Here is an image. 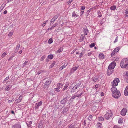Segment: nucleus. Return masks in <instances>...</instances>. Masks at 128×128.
<instances>
[{
  "label": "nucleus",
  "mask_w": 128,
  "mask_h": 128,
  "mask_svg": "<svg viewBox=\"0 0 128 128\" xmlns=\"http://www.w3.org/2000/svg\"><path fill=\"white\" fill-rule=\"evenodd\" d=\"M85 8V7L84 6H81L80 9L81 10H84Z\"/></svg>",
  "instance_id": "nucleus-43"
},
{
  "label": "nucleus",
  "mask_w": 128,
  "mask_h": 128,
  "mask_svg": "<svg viewBox=\"0 0 128 128\" xmlns=\"http://www.w3.org/2000/svg\"><path fill=\"white\" fill-rule=\"evenodd\" d=\"M60 14H58L55 16L54 17V18L56 20L58 17L59 16Z\"/></svg>",
  "instance_id": "nucleus-36"
},
{
  "label": "nucleus",
  "mask_w": 128,
  "mask_h": 128,
  "mask_svg": "<svg viewBox=\"0 0 128 128\" xmlns=\"http://www.w3.org/2000/svg\"><path fill=\"white\" fill-rule=\"evenodd\" d=\"M74 125V124H71L69 126V127L68 128H72L73 127Z\"/></svg>",
  "instance_id": "nucleus-39"
},
{
  "label": "nucleus",
  "mask_w": 128,
  "mask_h": 128,
  "mask_svg": "<svg viewBox=\"0 0 128 128\" xmlns=\"http://www.w3.org/2000/svg\"><path fill=\"white\" fill-rule=\"evenodd\" d=\"M72 16L74 17H75L76 16L77 17L78 16V15L76 14L74 12L72 13Z\"/></svg>",
  "instance_id": "nucleus-38"
},
{
  "label": "nucleus",
  "mask_w": 128,
  "mask_h": 128,
  "mask_svg": "<svg viewBox=\"0 0 128 128\" xmlns=\"http://www.w3.org/2000/svg\"><path fill=\"white\" fill-rule=\"evenodd\" d=\"M68 107H65L64 108L62 112V113L63 114H64L68 110Z\"/></svg>",
  "instance_id": "nucleus-16"
},
{
  "label": "nucleus",
  "mask_w": 128,
  "mask_h": 128,
  "mask_svg": "<svg viewBox=\"0 0 128 128\" xmlns=\"http://www.w3.org/2000/svg\"><path fill=\"white\" fill-rule=\"evenodd\" d=\"M21 101L20 100L18 99H16L15 102H16V103H18L20 102Z\"/></svg>",
  "instance_id": "nucleus-42"
},
{
  "label": "nucleus",
  "mask_w": 128,
  "mask_h": 128,
  "mask_svg": "<svg viewBox=\"0 0 128 128\" xmlns=\"http://www.w3.org/2000/svg\"><path fill=\"white\" fill-rule=\"evenodd\" d=\"M78 66H75L73 67L72 68V69H71V70H70V72H74L77 70V69L78 68Z\"/></svg>",
  "instance_id": "nucleus-14"
},
{
  "label": "nucleus",
  "mask_w": 128,
  "mask_h": 128,
  "mask_svg": "<svg viewBox=\"0 0 128 128\" xmlns=\"http://www.w3.org/2000/svg\"><path fill=\"white\" fill-rule=\"evenodd\" d=\"M118 58L117 57H114L113 60H114L117 61L118 60Z\"/></svg>",
  "instance_id": "nucleus-51"
},
{
  "label": "nucleus",
  "mask_w": 128,
  "mask_h": 128,
  "mask_svg": "<svg viewBox=\"0 0 128 128\" xmlns=\"http://www.w3.org/2000/svg\"><path fill=\"white\" fill-rule=\"evenodd\" d=\"M116 65V62L113 61L108 66V68L112 69H113L114 68Z\"/></svg>",
  "instance_id": "nucleus-4"
},
{
  "label": "nucleus",
  "mask_w": 128,
  "mask_h": 128,
  "mask_svg": "<svg viewBox=\"0 0 128 128\" xmlns=\"http://www.w3.org/2000/svg\"><path fill=\"white\" fill-rule=\"evenodd\" d=\"M28 62V61L27 60H26L25 61L24 63L22 65H23V67H24L27 64Z\"/></svg>",
  "instance_id": "nucleus-32"
},
{
  "label": "nucleus",
  "mask_w": 128,
  "mask_h": 128,
  "mask_svg": "<svg viewBox=\"0 0 128 128\" xmlns=\"http://www.w3.org/2000/svg\"><path fill=\"white\" fill-rule=\"evenodd\" d=\"M53 56L52 54H50L48 56V58L49 59H52L53 58Z\"/></svg>",
  "instance_id": "nucleus-25"
},
{
  "label": "nucleus",
  "mask_w": 128,
  "mask_h": 128,
  "mask_svg": "<svg viewBox=\"0 0 128 128\" xmlns=\"http://www.w3.org/2000/svg\"><path fill=\"white\" fill-rule=\"evenodd\" d=\"M114 90H117L116 87L112 85V88L111 89V91H112Z\"/></svg>",
  "instance_id": "nucleus-26"
},
{
  "label": "nucleus",
  "mask_w": 128,
  "mask_h": 128,
  "mask_svg": "<svg viewBox=\"0 0 128 128\" xmlns=\"http://www.w3.org/2000/svg\"><path fill=\"white\" fill-rule=\"evenodd\" d=\"M107 74L108 76H110L111 74L113 73V70L112 69H108Z\"/></svg>",
  "instance_id": "nucleus-11"
},
{
  "label": "nucleus",
  "mask_w": 128,
  "mask_h": 128,
  "mask_svg": "<svg viewBox=\"0 0 128 128\" xmlns=\"http://www.w3.org/2000/svg\"><path fill=\"white\" fill-rule=\"evenodd\" d=\"M6 55V52H4L2 55V58L4 57Z\"/></svg>",
  "instance_id": "nucleus-44"
},
{
  "label": "nucleus",
  "mask_w": 128,
  "mask_h": 128,
  "mask_svg": "<svg viewBox=\"0 0 128 128\" xmlns=\"http://www.w3.org/2000/svg\"><path fill=\"white\" fill-rule=\"evenodd\" d=\"M97 126H98V128H101L102 127V126H101L102 124L100 123H98L97 124Z\"/></svg>",
  "instance_id": "nucleus-40"
},
{
  "label": "nucleus",
  "mask_w": 128,
  "mask_h": 128,
  "mask_svg": "<svg viewBox=\"0 0 128 128\" xmlns=\"http://www.w3.org/2000/svg\"><path fill=\"white\" fill-rule=\"evenodd\" d=\"M19 48L17 46H16V49L15 50V51H16L15 53H16V52L18 51V50L19 49Z\"/></svg>",
  "instance_id": "nucleus-55"
},
{
  "label": "nucleus",
  "mask_w": 128,
  "mask_h": 128,
  "mask_svg": "<svg viewBox=\"0 0 128 128\" xmlns=\"http://www.w3.org/2000/svg\"><path fill=\"white\" fill-rule=\"evenodd\" d=\"M124 13L126 16L125 18L127 17L128 16V12L126 10H125Z\"/></svg>",
  "instance_id": "nucleus-33"
},
{
  "label": "nucleus",
  "mask_w": 128,
  "mask_h": 128,
  "mask_svg": "<svg viewBox=\"0 0 128 128\" xmlns=\"http://www.w3.org/2000/svg\"><path fill=\"white\" fill-rule=\"evenodd\" d=\"M12 86L10 85H8L5 88V90L7 91L10 90L11 88L12 87Z\"/></svg>",
  "instance_id": "nucleus-19"
},
{
  "label": "nucleus",
  "mask_w": 128,
  "mask_h": 128,
  "mask_svg": "<svg viewBox=\"0 0 128 128\" xmlns=\"http://www.w3.org/2000/svg\"><path fill=\"white\" fill-rule=\"evenodd\" d=\"M125 78L128 77V72H126V76L125 77Z\"/></svg>",
  "instance_id": "nucleus-59"
},
{
  "label": "nucleus",
  "mask_w": 128,
  "mask_h": 128,
  "mask_svg": "<svg viewBox=\"0 0 128 128\" xmlns=\"http://www.w3.org/2000/svg\"><path fill=\"white\" fill-rule=\"evenodd\" d=\"M92 115H90L89 116L88 118V120L90 121H91L92 120Z\"/></svg>",
  "instance_id": "nucleus-37"
},
{
  "label": "nucleus",
  "mask_w": 128,
  "mask_h": 128,
  "mask_svg": "<svg viewBox=\"0 0 128 128\" xmlns=\"http://www.w3.org/2000/svg\"><path fill=\"white\" fill-rule=\"evenodd\" d=\"M58 25V23H56V24H54L52 26V28H54V27L56 26H57Z\"/></svg>",
  "instance_id": "nucleus-49"
},
{
  "label": "nucleus",
  "mask_w": 128,
  "mask_h": 128,
  "mask_svg": "<svg viewBox=\"0 0 128 128\" xmlns=\"http://www.w3.org/2000/svg\"><path fill=\"white\" fill-rule=\"evenodd\" d=\"M66 65H65V64H64L62 66H61L60 68H59L60 70H62L63 68H64L66 67Z\"/></svg>",
  "instance_id": "nucleus-27"
},
{
  "label": "nucleus",
  "mask_w": 128,
  "mask_h": 128,
  "mask_svg": "<svg viewBox=\"0 0 128 128\" xmlns=\"http://www.w3.org/2000/svg\"><path fill=\"white\" fill-rule=\"evenodd\" d=\"M56 20L53 18L50 21L51 22H54Z\"/></svg>",
  "instance_id": "nucleus-47"
},
{
  "label": "nucleus",
  "mask_w": 128,
  "mask_h": 128,
  "mask_svg": "<svg viewBox=\"0 0 128 128\" xmlns=\"http://www.w3.org/2000/svg\"><path fill=\"white\" fill-rule=\"evenodd\" d=\"M84 51H83V50H82L81 53H80V55L79 56V58H81V57L82 56H83V54L84 53Z\"/></svg>",
  "instance_id": "nucleus-30"
},
{
  "label": "nucleus",
  "mask_w": 128,
  "mask_h": 128,
  "mask_svg": "<svg viewBox=\"0 0 128 128\" xmlns=\"http://www.w3.org/2000/svg\"><path fill=\"white\" fill-rule=\"evenodd\" d=\"M116 6H112L110 7V8L111 10H114L116 9Z\"/></svg>",
  "instance_id": "nucleus-24"
},
{
  "label": "nucleus",
  "mask_w": 128,
  "mask_h": 128,
  "mask_svg": "<svg viewBox=\"0 0 128 128\" xmlns=\"http://www.w3.org/2000/svg\"><path fill=\"white\" fill-rule=\"evenodd\" d=\"M22 96H20L19 97V98H18L21 101L22 100Z\"/></svg>",
  "instance_id": "nucleus-60"
},
{
  "label": "nucleus",
  "mask_w": 128,
  "mask_h": 128,
  "mask_svg": "<svg viewBox=\"0 0 128 128\" xmlns=\"http://www.w3.org/2000/svg\"><path fill=\"white\" fill-rule=\"evenodd\" d=\"M42 124H41V125L40 124V125L39 126L38 128H42Z\"/></svg>",
  "instance_id": "nucleus-63"
},
{
  "label": "nucleus",
  "mask_w": 128,
  "mask_h": 128,
  "mask_svg": "<svg viewBox=\"0 0 128 128\" xmlns=\"http://www.w3.org/2000/svg\"><path fill=\"white\" fill-rule=\"evenodd\" d=\"M84 36L83 35H81L80 38V40L81 41H82L84 38Z\"/></svg>",
  "instance_id": "nucleus-34"
},
{
  "label": "nucleus",
  "mask_w": 128,
  "mask_h": 128,
  "mask_svg": "<svg viewBox=\"0 0 128 128\" xmlns=\"http://www.w3.org/2000/svg\"><path fill=\"white\" fill-rule=\"evenodd\" d=\"M127 112V110L126 109V108H124L122 109L121 111L120 114L121 115L124 116L126 114Z\"/></svg>",
  "instance_id": "nucleus-10"
},
{
  "label": "nucleus",
  "mask_w": 128,
  "mask_h": 128,
  "mask_svg": "<svg viewBox=\"0 0 128 128\" xmlns=\"http://www.w3.org/2000/svg\"><path fill=\"white\" fill-rule=\"evenodd\" d=\"M118 36H117L116 38V39L115 40V41L114 42V43H115V42H117L118 41Z\"/></svg>",
  "instance_id": "nucleus-48"
},
{
  "label": "nucleus",
  "mask_w": 128,
  "mask_h": 128,
  "mask_svg": "<svg viewBox=\"0 0 128 128\" xmlns=\"http://www.w3.org/2000/svg\"><path fill=\"white\" fill-rule=\"evenodd\" d=\"M62 84L61 83L58 84L57 85V86L58 88H62Z\"/></svg>",
  "instance_id": "nucleus-22"
},
{
  "label": "nucleus",
  "mask_w": 128,
  "mask_h": 128,
  "mask_svg": "<svg viewBox=\"0 0 128 128\" xmlns=\"http://www.w3.org/2000/svg\"><path fill=\"white\" fill-rule=\"evenodd\" d=\"M114 93H112V95L113 97L115 98H119L121 95L120 92L119 91L117 92H113Z\"/></svg>",
  "instance_id": "nucleus-3"
},
{
  "label": "nucleus",
  "mask_w": 128,
  "mask_h": 128,
  "mask_svg": "<svg viewBox=\"0 0 128 128\" xmlns=\"http://www.w3.org/2000/svg\"><path fill=\"white\" fill-rule=\"evenodd\" d=\"M120 66L122 68L128 69V58H124L121 61Z\"/></svg>",
  "instance_id": "nucleus-1"
},
{
  "label": "nucleus",
  "mask_w": 128,
  "mask_h": 128,
  "mask_svg": "<svg viewBox=\"0 0 128 128\" xmlns=\"http://www.w3.org/2000/svg\"><path fill=\"white\" fill-rule=\"evenodd\" d=\"M95 44L94 43H91L90 45V48H92L94 46Z\"/></svg>",
  "instance_id": "nucleus-35"
},
{
  "label": "nucleus",
  "mask_w": 128,
  "mask_h": 128,
  "mask_svg": "<svg viewBox=\"0 0 128 128\" xmlns=\"http://www.w3.org/2000/svg\"><path fill=\"white\" fill-rule=\"evenodd\" d=\"M112 111L111 110H108L106 114L104 115V117L106 120H109L112 117Z\"/></svg>",
  "instance_id": "nucleus-2"
},
{
  "label": "nucleus",
  "mask_w": 128,
  "mask_h": 128,
  "mask_svg": "<svg viewBox=\"0 0 128 128\" xmlns=\"http://www.w3.org/2000/svg\"><path fill=\"white\" fill-rule=\"evenodd\" d=\"M51 82L50 80H49L46 81L45 82L44 85V88H48L49 87V85L51 83Z\"/></svg>",
  "instance_id": "nucleus-7"
},
{
  "label": "nucleus",
  "mask_w": 128,
  "mask_h": 128,
  "mask_svg": "<svg viewBox=\"0 0 128 128\" xmlns=\"http://www.w3.org/2000/svg\"><path fill=\"white\" fill-rule=\"evenodd\" d=\"M124 80L127 82L128 83V77L125 78Z\"/></svg>",
  "instance_id": "nucleus-57"
},
{
  "label": "nucleus",
  "mask_w": 128,
  "mask_h": 128,
  "mask_svg": "<svg viewBox=\"0 0 128 128\" xmlns=\"http://www.w3.org/2000/svg\"><path fill=\"white\" fill-rule=\"evenodd\" d=\"M45 58V56H43L41 58L40 60L41 61H42Z\"/></svg>",
  "instance_id": "nucleus-46"
},
{
  "label": "nucleus",
  "mask_w": 128,
  "mask_h": 128,
  "mask_svg": "<svg viewBox=\"0 0 128 128\" xmlns=\"http://www.w3.org/2000/svg\"><path fill=\"white\" fill-rule=\"evenodd\" d=\"M54 91H56L57 92H58L60 91V90L58 88H54Z\"/></svg>",
  "instance_id": "nucleus-45"
},
{
  "label": "nucleus",
  "mask_w": 128,
  "mask_h": 128,
  "mask_svg": "<svg viewBox=\"0 0 128 128\" xmlns=\"http://www.w3.org/2000/svg\"><path fill=\"white\" fill-rule=\"evenodd\" d=\"M84 33L85 35H86L87 33H88V30L87 28H85Z\"/></svg>",
  "instance_id": "nucleus-21"
},
{
  "label": "nucleus",
  "mask_w": 128,
  "mask_h": 128,
  "mask_svg": "<svg viewBox=\"0 0 128 128\" xmlns=\"http://www.w3.org/2000/svg\"><path fill=\"white\" fill-rule=\"evenodd\" d=\"M97 13L98 15V17H100L102 16V14H101V12L100 11H98L97 12Z\"/></svg>",
  "instance_id": "nucleus-31"
},
{
  "label": "nucleus",
  "mask_w": 128,
  "mask_h": 128,
  "mask_svg": "<svg viewBox=\"0 0 128 128\" xmlns=\"http://www.w3.org/2000/svg\"><path fill=\"white\" fill-rule=\"evenodd\" d=\"M55 63H56L55 62V61H54L52 63V64L50 66V67L51 68H52L54 66L55 64Z\"/></svg>",
  "instance_id": "nucleus-29"
},
{
  "label": "nucleus",
  "mask_w": 128,
  "mask_h": 128,
  "mask_svg": "<svg viewBox=\"0 0 128 128\" xmlns=\"http://www.w3.org/2000/svg\"><path fill=\"white\" fill-rule=\"evenodd\" d=\"M118 91H119V90H118L117 89V90H114L112 91H111L112 92V93H114V92H117Z\"/></svg>",
  "instance_id": "nucleus-56"
},
{
  "label": "nucleus",
  "mask_w": 128,
  "mask_h": 128,
  "mask_svg": "<svg viewBox=\"0 0 128 128\" xmlns=\"http://www.w3.org/2000/svg\"><path fill=\"white\" fill-rule=\"evenodd\" d=\"M42 103V101H40V102L37 103L35 105V108L36 110L38 109L39 108V107L40 106Z\"/></svg>",
  "instance_id": "nucleus-9"
},
{
  "label": "nucleus",
  "mask_w": 128,
  "mask_h": 128,
  "mask_svg": "<svg viewBox=\"0 0 128 128\" xmlns=\"http://www.w3.org/2000/svg\"><path fill=\"white\" fill-rule=\"evenodd\" d=\"M13 33L12 32H10L8 34V36H9L11 37L13 34Z\"/></svg>",
  "instance_id": "nucleus-53"
},
{
  "label": "nucleus",
  "mask_w": 128,
  "mask_h": 128,
  "mask_svg": "<svg viewBox=\"0 0 128 128\" xmlns=\"http://www.w3.org/2000/svg\"><path fill=\"white\" fill-rule=\"evenodd\" d=\"M119 80L118 78H116V79H114L112 82V85L115 86H117L118 85V84L119 82Z\"/></svg>",
  "instance_id": "nucleus-8"
},
{
  "label": "nucleus",
  "mask_w": 128,
  "mask_h": 128,
  "mask_svg": "<svg viewBox=\"0 0 128 128\" xmlns=\"http://www.w3.org/2000/svg\"><path fill=\"white\" fill-rule=\"evenodd\" d=\"M113 128H121V127L117 126H114Z\"/></svg>",
  "instance_id": "nucleus-62"
},
{
  "label": "nucleus",
  "mask_w": 128,
  "mask_h": 128,
  "mask_svg": "<svg viewBox=\"0 0 128 128\" xmlns=\"http://www.w3.org/2000/svg\"><path fill=\"white\" fill-rule=\"evenodd\" d=\"M81 85L80 84L78 83L71 90V92H74Z\"/></svg>",
  "instance_id": "nucleus-5"
},
{
  "label": "nucleus",
  "mask_w": 128,
  "mask_h": 128,
  "mask_svg": "<svg viewBox=\"0 0 128 128\" xmlns=\"http://www.w3.org/2000/svg\"><path fill=\"white\" fill-rule=\"evenodd\" d=\"M99 57L100 58L103 59L104 58V55L103 53H101L99 54Z\"/></svg>",
  "instance_id": "nucleus-18"
},
{
  "label": "nucleus",
  "mask_w": 128,
  "mask_h": 128,
  "mask_svg": "<svg viewBox=\"0 0 128 128\" xmlns=\"http://www.w3.org/2000/svg\"><path fill=\"white\" fill-rule=\"evenodd\" d=\"M95 8V7H93L92 8H90L89 10H88L87 11V12H90V11L92 9H94Z\"/></svg>",
  "instance_id": "nucleus-52"
},
{
  "label": "nucleus",
  "mask_w": 128,
  "mask_h": 128,
  "mask_svg": "<svg viewBox=\"0 0 128 128\" xmlns=\"http://www.w3.org/2000/svg\"><path fill=\"white\" fill-rule=\"evenodd\" d=\"M122 119L120 118L118 120V123L120 124L122 123Z\"/></svg>",
  "instance_id": "nucleus-41"
},
{
  "label": "nucleus",
  "mask_w": 128,
  "mask_h": 128,
  "mask_svg": "<svg viewBox=\"0 0 128 128\" xmlns=\"http://www.w3.org/2000/svg\"><path fill=\"white\" fill-rule=\"evenodd\" d=\"M76 98L74 95V96H72L71 97L72 99H73V100L75 98Z\"/></svg>",
  "instance_id": "nucleus-61"
},
{
  "label": "nucleus",
  "mask_w": 128,
  "mask_h": 128,
  "mask_svg": "<svg viewBox=\"0 0 128 128\" xmlns=\"http://www.w3.org/2000/svg\"><path fill=\"white\" fill-rule=\"evenodd\" d=\"M14 128H21L20 124L18 123L15 124L14 126Z\"/></svg>",
  "instance_id": "nucleus-15"
},
{
  "label": "nucleus",
  "mask_w": 128,
  "mask_h": 128,
  "mask_svg": "<svg viewBox=\"0 0 128 128\" xmlns=\"http://www.w3.org/2000/svg\"><path fill=\"white\" fill-rule=\"evenodd\" d=\"M98 120L100 121H102L104 120V118L100 116V117H99L98 118Z\"/></svg>",
  "instance_id": "nucleus-23"
},
{
  "label": "nucleus",
  "mask_w": 128,
  "mask_h": 128,
  "mask_svg": "<svg viewBox=\"0 0 128 128\" xmlns=\"http://www.w3.org/2000/svg\"><path fill=\"white\" fill-rule=\"evenodd\" d=\"M14 56H11L8 59V60L9 61L11 60H12V58H13Z\"/></svg>",
  "instance_id": "nucleus-58"
},
{
  "label": "nucleus",
  "mask_w": 128,
  "mask_h": 128,
  "mask_svg": "<svg viewBox=\"0 0 128 128\" xmlns=\"http://www.w3.org/2000/svg\"><path fill=\"white\" fill-rule=\"evenodd\" d=\"M52 42L53 41L52 38H50L49 39V40H48V43L49 44H50L51 43H52Z\"/></svg>",
  "instance_id": "nucleus-28"
},
{
  "label": "nucleus",
  "mask_w": 128,
  "mask_h": 128,
  "mask_svg": "<svg viewBox=\"0 0 128 128\" xmlns=\"http://www.w3.org/2000/svg\"><path fill=\"white\" fill-rule=\"evenodd\" d=\"M53 29V28H52V27H51V28H48V30H52Z\"/></svg>",
  "instance_id": "nucleus-64"
},
{
  "label": "nucleus",
  "mask_w": 128,
  "mask_h": 128,
  "mask_svg": "<svg viewBox=\"0 0 128 128\" xmlns=\"http://www.w3.org/2000/svg\"><path fill=\"white\" fill-rule=\"evenodd\" d=\"M67 100V98L66 97H65L60 102L62 104H64L66 101Z\"/></svg>",
  "instance_id": "nucleus-12"
},
{
  "label": "nucleus",
  "mask_w": 128,
  "mask_h": 128,
  "mask_svg": "<svg viewBox=\"0 0 128 128\" xmlns=\"http://www.w3.org/2000/svg\"><path fill=\"white\" fill-rule=\"evenodd\" d=\"M124 94L125 96H128V86L126 87L125 90L124 91Z\"/></svg>",
  "instance_id": "nucleus-13"
},
{
  "label": "nucleus",
  "mask_w": 128,
  "mask_h": 128,
  "mask_svg": "<svg viewBox=\"0 0 128 128\" xmlns=\"http://www.w3.org/2000/svg\"><path fill=\"white\" fill-rule=\"evenodd\" d=\"M69 84L68 82H66V83L65 84V85L64 86V88H63V89L62 90V91H64L68 87Z\"/></svg>",
  "instance_id": "nucleus-17"
},
{
  "label": "nucleus",
  "mask_w": 128,
  "mask_h": 128,
  "mask_svg": "<svg viewBox=\"0 0 128 128\" xmlns=\"http://www.w3.org/2000/svg\"><path fill=\"white\" fill-rule=\"evenodd\" d=\"M98 78L97 76H95L94 77L92 78V80L94 82H96L97 81Z\"/></svg>",
  "instance_id": "nucleus-20"
},
{
  "label": "nucleus",
  "mask_w": 128,
  "mask_h": 128,
  "mask_svg": "<svg viewBox=\"0 0 128 128\" xmlns=\"http://www.w3.org/2000/svg\"><path fill=\"white\" fill-rule=\"evenodd\" d=\"M32 121H30L28 122V123H26L27 125H31L32 124Z\"/></svg>",
  "instance_id": "nucleus-50"
},
{
  "label": "nucleus",
  "mask_w": 128,
  "mask_h": 128,
  "mask_svg": "<svg viewBox=\"0 0 128 128\" xmlns=\"http://www.w3.org/2000/svg\"><path fill=\"white\" fill-rule=\"evenodd\" d=\"M119 50V47H118L115 49L112 52L111 56L112 57L114 56V54L117 53V52Z\"/></svg>",
  "instance_id": "nucleus-6"
},
{
  "label": "nucleus",
  "mask_w": 128,
  "mask_h": 128,
  "mask_svg": "<svg viewBox=\"0 0 128 128\" xmlns=\"http://www.w3.org/2000/svg\"><path fill=\"white\" fill-rule=\"evenodd\" d=\"M72 0H69V1L67 3H68V4H70L72 2Z\"/></svg>",
  "instance_id": "nucleus-54"
}]
</instances>
